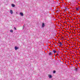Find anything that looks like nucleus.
<instances>
[{
	"mask_svg": "<svg viewBox=\"0 0 80 80\" xmlns=\"http://www.w3.org/2000/svg\"><path fill=\"white\" fill-rule=\"evenodd\" d=\"M14 30H17V29H16V27H14Z\"/></svg>",
	"mask_w": 80,
	"mask_h": 80,
	"instance_id": "17",
	"label": "nucleus"
},
{
	"mask_svg": "<svg viewBox=\"0 0 80 80\" xmlns=\"http://www.w3.org/2000/svg\"><path fill=\"white\" fill-rule=\"evenodd\" d=\"M65 11H67V8L66 7H65V9L64 10Z\"/></svg>",
	"mask_w": 80,
	"mask_h": 80,
	"instance_id": "11",
	"label": "nucleus"
},
{
	"mask_svg": "<svg viewBox=\"0 0 80 80\" xmlns=\"http://www.w3.org/2000/svg\"><path fill=\"white\" fill-rule=\"evenodd\" d=\"M49 55H53V54H52V52H50L49 53Z\"/></svg>",
	"mask_w": 80,
	"mask_h": 80,
	"instance_id": "8",
	"label": "nucleus"
},
{
	"mask_svg": "<svg viewBox=\"0 0 80 80\" xmlns=\"http://www.w3.org/2000/svg\"><path fill=\"white\" fill-rule=\"evenodd\" d=\"M11 5H12V7H15V4H11Z\"/></svg>",
	"mask_w": 80,
	"mask_h": 80,
	"instance_id": "5",
	"label": "nucleus"
},
{
	"mask_svg": "<svg viewBox=\"0 0 80 80\" xmlns=\"http://www.w3.org/2000/svg\"><path fill=\"white\" fill-rule=\"evenodd\" d=\"M57 56H59V55L58 54V53H57Z\"/></svg>",
	"mask_w": 80,
	"mask_h": 80,
	"instance_id": "14",
	"label": "nucleus"
},
{
	"mask_svg": "<svg viewBox=\"0 0 80 80\" xmlns=\"http://www.w3.org/2000/svg\"><path fill=\"white\" fill-rule=\"evenodd\" d=\"M24 25H25V24H24V25H23V27H24Z\"/></svg>",
	"mask_w": 80,
	"mask_h": 80,
	"instance_id": "19",
	"label": "nucleus"
},
{
	"mask_svg": "<svg viewBox=\"0 0 80 80\" xmlns=\"http://www.w3.org/2000/svg\"><path fill=\"white\" fill-rule=\"evenodd\" d=\"M10 13L11 14H13V11H12V10H10Z\"/></svg>",
	"mask_w": 80,
	"mask_h": 80,
	"instance_id": "6",
	"label": "nucleus"
},
{
	"mask_svg": "<svg viewBox=\"0 0 80 80\" xmlns=\"http://www.w3.org/2000/svg\"><path fill=\"white\" fill-rule=\"evenodd\" d=\"M79 10V8H76V10H77V11H78Z\"/></svg>",
	"mask_w": 80,
	"mask_h": 80,
	"instance_id": "9",
	"label": "nucleus"
},
{
	"mask_svg": "<svg viewBox=\"0 0 80 80\" xmlns=\"http://www.w3.org/2000/svg\"><path fill=\"white\" fill-rule=\"evenodd\" d=\"M57 51H55V50H54L53 51V52L54 53H57Z\"/></svg>",
	"mask_w": 80,
	"mask_h": 80,
	"instance_id": "7",
	"label": "nucleus"
},
{
	"mask_svg": "<svg viewBox=\"0 0 80 80\" xmlns=\"http://www.w3.org/2000/svg\"><path fill=\"white\" fill-rule=\"evenodd\" d=\"M18 48L17 46H16L15 47V49L16 50H18Z\"/></svg>",
	"mask_w": 80,
	"mask_h": 80,
	"instance_id": "3",
	"label": "nucleus"
},
{
	"mask_svg": "<svg viewBox=\"0 0 80 80\" xmlns=\"http://www.w3.org/2000/svg\"><path fill=\"white\" fill-rule=\"evenodd\" d=\"M10 32L11 33H13V30H10Z\"/></svg>",
	"mask_w": 80,
	"mask_h": 80,
	"instance_id": "12",
	"label": "nucleus"
},
{
	"mask_svg": "<svg viewBox=\"0 0 80 80\" xmlns=\"http://www.w3.org/2000/svg\"><path fill=\"white\" fill-rule=\"evenodd\" d=\"M44 27H45V24H44V23H42V27L43 28Z\"/></svg>",
	"mask_w": 80,
	"mask_h": 80,
	"instance_id": "4",
	"label": "nucleus"
},
{
	"mask_svg": "<svg viewBox=\"0 0 80 80\" xmlns=\"http://www.w3.org/2000/svg\"><path fill=\"white\" fill-rule=\"evenodd\" d=\"M75 70L76 71H77V70H78V68H76L75 69Z\"/></svg>",
	"mask_w": 80,
	"mask_h": 80,
	"instance_id": "16",
	"label": "nucleus"
},
{
	"mask_svg": "<svg viewBox=\"0 0 80 80\" xmlns=\"http://www.w3.org/2000/svg\"><path fill=\"white\" fill-rule=\"evenodd\" d=\"M20 15L21 16H23V13L22 12L20 13Z\"/></svg>",
	"mask_w": 80,
	"mask_h": 80,
	"instance_id": "2",
	"label": "nucleus"
},
{
	"mask_svg": "<svg viewBox=\"0 0 80 80\" xmlns=\"http://www.w3.org/2000/svg\"><path fill=\"white\" fill-rule=\"evenodd\" d=\"M28 31H26V32H25V33H28Z\"/></svg>",
	"mask_w": 80,
	"mask_h": 80,
	"instance_id": "15",
	"label": "nucleus"
},
{
	"mask_svg": "<svg viewBox=\"0 0 80 80\" xmlns=\"http://www.w3.org/2000/svg\"><path fill=\"white\" fill-rule=\"evenodd\" d=\"M56 73V71H53V73Z\"/></svg>",
	"mask_w": 80,
	"mask_h": 80,
	"instance_id": "13",
	"label": "nucleus"
},
{
	"mask_svg": "<svg viewBox=\"0 0 80 80\" xmlns=\"http://www.w3.org/2000/svg\"><path fill=\"white\" fill-rule=\"evenodd\" d=\"M58 45H59L60 47H62V45H63V44L62 43V42H60L59 43V44H58Z\"/></svg>",
	"mask_w": 80,
	"mask_h": 80,
	"instance_id": "1",
	"label": "nucleus"
},
{
	"mask_svg": "<svg viewBox=\"0 0 80 80\" xmlns=\"http://www.w3.org/2000/svg\"><path fill=\"white\" fill-rule=\"evenodd\" d=\"M58 52H59V51H58L57 53H58Z\"/></svg>",
	"mask_w": 80,
	"mask_h": 80,
	"instance_id": "18",
	"label": "nucleus"
},
{
	"mask_svg": "<svg viewBox=\"0 0 80 80\" xmlns=\"http://www.w3.org/2000/svg\"><path fill=\"white\" fill-rule=\"evenodd\" d=\"M49 77L50 78H52V75H50L49 76Z\"/></svg>",
	"mask_w": 80,
	"mask_h": 80,
	"instance_id": "10",
	"label": "nucleus"
}]
</instances>
